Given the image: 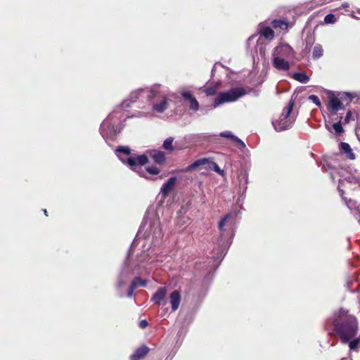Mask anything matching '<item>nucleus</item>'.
<instances>
[{
  "instance_id": "1",
  "label": "nucleus",
  "mask_w": 360,
  "mask_h": 360,
  "mask_svg": "<svg viewBox=\"0 0 360 360\" xmlns=\"http://www.w3.org/2000/svg\"><path fill=\"white\" fill-rule=\"evenodd\" d=\"M168 89L160 84H154L150 86L139 89L132 91L129 99L122 103V108H130L131 103L140 98H147L153 105L154 111L162 113L169 106Z\"/></svg>"
},
{
  "instance_id": "2",
  "label": "nucleus",
  "mask_w": 360,
  "mask_h": 360,
  "mask_svg": "<svg viewBox=\"0 0 360 360\" xmlns=\"http://www.w3.org/2000/svg\"><path fill=\"white\" fill-rule=\"evenodd\" d=\"M335 333L340 337L343 344L349 342L358 332V321L356 318L349 314L347 310L340 309L334 314L333 321Z\"/></svg>"
},
{
  "instance_id": "3",
  "label": "nucleus",
  "mask_w": 360,
  "mask_h": 360,
  "mask_svg": "<svg viewBox=\"0 0 360 360\" xmlns=\"http://www.w3.org/2000/svg\"><path fill=\"white\" fill-rule=\"evenodd\" d=\"M142 233L144 239L154 246L161 243L163 237L162 229L160 219L155 214L142 222L133 244L141 237Z\"/></svg>"
},
{
  "instance_id": "4",
  "label": "nucleus",
  "mask_w": 360,
  "mask_h": 360,
  "mask_svg": "<svg viewBox=\"0 0 360 360\" xmlns=\"http://www.w3.org/2000/svg\"><path fill=\"white\" fill-rule=\"evenodd\" d=\"M236 212L226 214L219 222L218 228L219 236L218 238L219 245H230L233 238V226L235 224Z\"/></svg>"
},
{
  "instance_id": "5",
  "label": "nucleus",
  "mask_w": 360,
  "mask_h": 360,
  "mask_svg": "<svg viewBox=\"0 0 360 360\" xmlns=\"http://www.w3.org/2000/svg\"><path fill=\"white\" fill-rule=\"evenodd\" d=\"M118 158L125 165H127L132 170H136L139 166H144L148 162L146 155H129L131 150L128 146H119L115 150Z\"/></svg>"
},
{
  "instance_id": "6",
  "label": "nucleus",
  "mask_w": 360,
  "mask_h": 360,
  "mask_svg": "<svg viewBox=\"0 0 360 360\" xmlns=\"http://www.w3.org/2000/svg\"><path fill=\"white\" fill-rule=\"evenodd\" d=\"M293 106L294 101L291 99L278 117L273 120L272 124L276 131H285L292 127L295 120V117L291 115Z\"/></svg>"
},
{
  "instance_id": "7",
  "label": "nucleus",
  "mask_w": 360,
  "mask_h": 360,
  "mask_svg": "<svg viewBox=\"0 0 360 360\" xmlns=\"http://www.w3.org/2000/svg\"><path fill=\"white\" fill-rule=\"evenodd\" d=\"M120 117H117L114 114H110L105 120L103 121L100 126V134L102 137L107 141L114 140L116 137L120 129L117 124H120Z\"/></svg>"
},
{
  "instance_id": "8",
  "label": "nucleus",
  "mask_w": 360,
  "mask_h": 360,
  "mask_svg": "<svg viewBox=\"0 0 360 360\" xmlns=\"http://www.w3.org/2000/svg\"><path fill=\"white\" fill-rule=\"evenodd\" d=\"M245 94V90L242 87H235L227 91L221 92L214 99L213 108H216L225 103L236 101Z\"/></svg>"
},
{
  "instance_id": "9",
  "label": "nucleus",
  "mask_w": 360,
  "mask_h": 360,
  "mask_svg": "<svg viewBox=\"0 0 360 360\" xmlns=\"http://www.w3.org/2000/svg\"><path fill=\"white\" fill-rule=\"evenodd\" d=\"M255 43H256L255 49L250 51L252 57L255 58V55H260L262 58H265L267 44L264 41V39L262 38H257L256 35L250 37L247 41L248 49H250L251 44H255Z\"/></svg>"
},
{
  "instance_id": "10",
  "label": "nucleus",
  "mask_w": 360,
  "mask_h": 360,
  "mask_svg": "<svg viewBox=\"0 0 360 360\" xmlns=\"http://www.w3.org/2000/svg\"><path fill=\"white\" fill-rule=\"evenodd\" d=\"M272 56L290 60L295 58V52L290 46L283 44L274 49Z\"/></svg>"
},
{
  "instance_id": "11",
  "label": "nucleus",
  "mask_w": 360,
  "mask_h": 360,
  "mask_svg": "<svg viewBox=\"0 0 360 360\" xmlns=\"http://www.w3.org/2000/svg\"><path fill=\"white\" fill-rule=\"evenodd\" d=\"M328 109L332 115H335L338 110L344 109V105L336 96L333 94L328 98Z\"/></svg>"
},
{
  "instance_id": "12",
  "label": "nucleus",
  "mask_w": 360,
  "mask_h": 360,
  "mask_svg": "<svg viewBox=\"0 0 360 360\" xmlns=\"http://www.w3.org/2000/svg\"><path fill=\"white\" fill-rule=\"evenodd\" d=\"M167 294L166 288H160L152 296L151 302L158 305H165V298Z\"/></svg>"
},
{
  "instance_id": "13",
  "label": "nucleus",
  "mask_w": 360,
  "mask_h": 360,
  "mask_svg": "<svg viewBox=\"0 0 360 360\" xmlns=\"http://www.w3.org/2000/svg\"><path fill=\"white\" fill-rule=\"evenodd\" d=\"M272 28L273 27L266 26L263 23L259 24L258 27L259 38L272 40L274 38V32Z\"/></svg>"
},
{
  "instance_id": "14",
  "label": "nucleus",
  "mask_w": 360,
  "mask_h": 360,
  "mask_svg": "<svg viewBox=\"0 0 360 360\" xmlns=\"http://www.w3.org/2000/svg\"><path fill=\"white\" fill-rule=\"evenodd\" d=\"M288 60L276 56H272V65L278 70L288 71L290 69Z\"/></svg>"
},
{
  "instance_id": "15",
  "label": "nucleus",
  "mask_w": 360,
  "mask_h": 360,
  "mask_svg": "<svg viewBox=\"0 0 360 360\" xmlns=\"http://www.w3.org/2000/svg\"><path fill=\"white\" fill-rule=\"evenodd\" d=\"M132 274V271L129 269V266L125 265L122 269L119 278L117 287L118 289L122 288V286L125 284V283L128 281L131 275Z\"/></svg>"
},
{
  "instance_id": "16",
  "label": "nucleus",
  "mask_w": 360,
  "mask_h": 360,
  "mask_svg": "<svg viewBox=\"0 0 360 360\" xmlns=\"http://www.w3.org/2000/svg\"><path fill=\"white\" fill-rule=\"evenodd\" d=\"M176 181V177H170L167 182L162 184L160 192L164 196H167L169 192L173 189Z\"/></svg>"
},
{
  "instance_id": "17",
  "label": "nucleus",
  "mask_w": 360,
  "mask_h": 360,
  "mask_svg": "<svg viewBox=\"0 0 360 360\" xmlns=\"http://www.w3.org/2000/svg\"><path fill=\"white\" fill-rule=\"evenodd\" d=\"M181 296L178 290H174L169 295V300L172 311H176L179 307Z\"/></svg>"
},
{
  "instance_id": "18",
  "label": "nucleus",
  "mask_w": 360,
  "mask_h": 360,
  "mask_svg": "<svg viewBox=\"0 0 360 360\" xmlns=\"http://www.w3.org/2000/svg\"><path fill=\"white\" fill-rule=\"evenodd\" d=\"M134 171L138 172L141 176H143L146 178H148V176H146L147 174H152V175H156V174H159V172H160L159 169L156 167H147L146 169H143V166L137 167L136 169Z\"/></svg>"
},
{
  "instance_id": "19",
  "label": "nucleus",
  "mask_w": 360,
  "mask_h": 360,
  "mask_svg": "<svg viewBox=\"0 0 360 360\" xmlns=\"http://www.w3.org/2000/svg\"><path fill=\"white\" fill-rule=\"evenodd\" d=\"M149 349L148 347L143 345L136 349L134 353L131 354V360H140L143 359L148 352Z\"/></svg>"
},
{
  "instance_id": "20",
  "label": "nucleus",
  "mask_w": 360,
  "mask_h": 360,
  "mask_svg": "<svg viewBox=\"0 0 360 360\" xmlns=\"http://www.w3.org/2000/svg\"><path fill=\"white\" fill-rule=\"evenodd\" d=\"M149 155L158 164H162L165 161V155L162 151L152 150L149 151Z\"/></svg>"
},
{
  "instance_id": "21",
  "label": "nucleus",
  "mask_w": 360,
  "mask_h": 360,
  "mask_svg": "<svg viewBox=\"0 0 360 360\" xmlns=\"http://www.w3.org/2000/svg\"><path fill=\"white\" fill-rule=\"evenodd\" d=\"M208 162H209V160L207 158L198 159V160H195V162H193L190 165H188L186 168H185L184 169V172H191L193 170H195V169L199 168L200 167H201L202 165L208 164Z\"/></svg>"
},
{
  "instance_id": "22",
  "label": "nucleus",
  "mask_w": 360,
  "mask_h": 360,
  "mask_svg": "<svg viewBox=\"0 0 360 360\" xmlns=\"http://www.w3.org/2000/svg\"><path fill=\"white\" fill-rule=\"evenodd\" d=\"M288 21L287 20H274L271 22V27L275 30H287L288 28Z\"/></svg>"
},
{
  "instance_id": "23",
  "label": "nucleus",
  "mask_w": 360,
  "mask_h": 360,
  "mask_svg": "<svg viewBox=\"0 0 360 360\" xmlns=\"http://www.w3.org/2000/svg\"><path fill=\"white\" fill-rule=\"evenodd\" d=\"M340 148L347 155L349 159H355V155L352 152L349 144H348L347 143L342 142L340 143Z\"/></svg>"
},
{
  "instance_id": "24",
  "label": "nucleus",
  "mask_w": 360,
  "mask_h": 360,
  "mask_svg": "<svg viewBox=\"0 0 360 360\" xmlns=\"http://www.w3.org/2000/svg\"><path fill=\"white\" fill-rule=\"evenodd\" d=\"M338 191L340 192V196L342 197V200L345 201L346 205L347 207L350 210L357 208L359 210V206H357V203L355 200H353L352 199L347 200L346 198L343 196L344 191L338 188Z\"/></svg>"
},
{
  "instance_id": "25",
  "label": "nucleus",
  "mask_w": 360,
  "mask_h": 360,
  "mask_svg": "<svg viewBox=\"0 0 360 360\" xmlns=\"http://www.w3.org/2000/svg\"><path fill=\"white\" fill-rule=\"evenodd\" d=\"M292 78L302 84H306L309 81V77L304 72H295Z\"/></svg>"
},
{
  "instance_id": "26",
  "label": "nucleus",
  "mask_w": 360,
  "mask_h": 360,
  "mask_svg": "<svg viewBox=\"0 0 360 360\" xmlns=\"http://www.w3.org/2000/svg\"><path fill=\"white\" fill-rule=\"evenodd\" d=\"M323 54V50L322 46L319 44H316L314 46L312 57L314 59L320 58Z\"/></svg>"
},
{
  "instance_id": "27",
  "label": "nucleus",
  "mask_w": 360,
  "mask_h": 360,
  "mask_svg": "<svg viewBox=\"0 0 360 360\" xmlns=\"http://www.w3.org/2000/svg\"><path fill=\"white\" fill-rule=\"evenodd\" d=\"M240 186L241 189V196L245 195L248 188V177L246 175H243L239 178Z\"/></svg>"
},
{
  "instance_id": "28",
  "label": "nucleus",
  "mask_w": 360,
  "mask_h": 360,
  "mask_svg": "<svg viewBox=\"0 0 360 360\" xmlns=\"http://www.w3.org/2000/svg\"><path fill=\"white\" fill-rule=\"evenodd\" d=\"M173 141H174V139L172 137H169V138L166 139L164 141L163 144H162L163 148L165 150L170 151V152L173 151L174 150V147L172 145Z\"/></svg>"
},
{
  "instance_id": "29",
  "label": "nucleus",
  "mask_w": 360,
  "mask_h": 360,
  "mask_svg": "<svg viewBox=\"0 0 360 360\" xmlns=\"http://www.w3.org/2000/svg\"><path fill=\"white\" fill-rule=\"evenodd\" d=\"M342 117L341 116L339 121L334 123L332 126V129L338 134H342L344 132V129L342 126Z\"/></svg>"
},
{
  "instance_id": "30",
  "label": "nucleus",
  "mask_w": 360,
  "mask_h": 360,
  "mask_svg": "<svg viewBox=\"0 0 360 360\" xmlns=\"http://www.w3.org/2000/svg\"><path fill=\"white\" fill-rule=\"evenodd\" d=\"M132 284H135L136 288L138 287H144L146 285V281L141 279L139 277L135 278L132 282Z\"/></svg>"
},
{
  "instance_id": "31",
  "label": "nucleus",
  "mask_w": 360,
  "mask_h": 360,
  "mask_svg": "<svg viewBox=\"0 0 360 360\" xmlns=\"http://www.w3.org/2000/svg\"><path fill=\"white\" fill-rule=\"evenodd\" d=\"M199 103L195 97L190 101L189 109L191 110L196 112L199 110Z\"/></svg>"
},
{
  "instance_id": "32",
  "label": "nucleus",
  "mask_w": 360,
  "mask_h": 360,
  "mask_svg": "<svg viewBox=\"0 0 360 360\" xmlns=\"http://www.w3.org/2000/svg\"><path fill=\"white\" fill-rule=\"evenodd\" d=\"M208 164H209V167L210 169H213L217 173H218L219 174H224V171L219 168V167L218 166V165L216 162L209 161Z\"/></svg>"
},
{
  "instance_id": "33",
  "label": "nucleus",
  "mask_w": 360,
  "mask_h": 360,
  "mask_svg": "<svg viewBox=\"0 0 360 360\" xmlns=\"http://www.w3.org/2000/svg\"><path fill=\"white\" fill-rule=\"evenodd\" d=\"M348 343L350 350H355L360 343V338H355L352 340H350Z\"/></svg>"
},
{
  "instance_id": "34",
  "label": "nucleus",
  "mask_w": 360,
  "mask_h": 360,
  "mask_svg": "<svg viewBox=\"0 0 360 360\" xmlns=\"http://www.w3.org/2000/svg\"><path fill=\"white\" fill-rule=\"evenodd\" d=\"M336 20L337 19H336L335 16L332 13H329V14L326 15L324 18V22L326 24L335 23L336 22Z\"/></svg>"
},
{
  "instance_id": "35",
  "label": "nucleus",
  "mask_w": 360,
  "mask_h": 360,
  "mask_svg": "<svg viewBox=\"0 0 360 360\" xmlns=\"http://www.w3.org/2000/svg\"><path fill=\"white\" fill-rule=\"evenodd\" d=\"M219 136L221 137H224V138L230 139L233 141H234L235 138L236 137V136L233 134V133L231 131H222V132L220 133Z\"/></svg>"
},
{
  "instance_id": "36",
  "label": "nucleus",
  "mask_w": 360,
  "mask_h": 360,
  "mask_svg": "<svg viewBox=\"0 0 360 360\" xmlns=\"http://www.w3.org/2000/svg\"><path fill=\"white\" fill-rule=\"evenodd\" d=\"M233 141L236 143L237 147L240 150L243 151L246 148V146H245V143L241 139H240L238 137L236 136Z\"/></svg>"
},
{
  "instance_id": "37",
  "label": "nucleus",
  "mask_w": 360,
  "mask_h": 360,
  "mask_svg": "<svg viewBox=\"0 0 360 360\" xmlns=\"http://www.w3.org/2000/svg\"><path fill=\"white\" fill-rule=\"evenodd\" d=\"M155 256V257H153V255H150L148 262H150V263H153V262H154L155 261L156 262H162L163 261L162 255H156Z\"/></svg>"
},
{
  "instance_id": "38",
  "label": "nucleus",
  "mask_w": 360,
  "mask_h": 360,
  "mask_svg": "<svg viewBox=\"0 0 360 360\" xmlns=\"http://www.w3.org/2000/svg\"><path fill=\"white\" fill-rule=\"evenodd\" d=\"M309 100L311 101L314 104H316L317 106H321V101L319 100V98H318L317 96L316 95H310L309 96Z\"/></svg>"
},
{
  "instance_id": "39",
  "label": "nucleus",
  "mask_w": 360,
  "mask_h": 360,
  "mask_svg": "<svg viewBox=\"0 0 360 360\" xmlns=\"http://www.w3.org/2000/svg\"><path fill=\"white\" fill-rule=\"evenodd\" d=\"M354 120V117L352 116V112L351 110H349L347 114H346V116L344 119V124H347L349 123L351 120Z\"/></svg>"
},
{
  "instance_id": "40",
  "label": "nucleus",
  "mask_w": 360,
  "mask_h": 360,
  "mask_svg": "<svg viewBox=\"0 0 360 360\" xmlns=\"http://www.w3.org/2000/svg\"><path fill=\"white\" fill-rule=\"evenodd\" d=\"M181 96L184 99L188 100L189 101L194 98L191 93L188 91H184L181 92Z\"/></svg>"
},
{
  "instance_id": "41",
  "label": "nucleus",
  "mask_w": 360,
  "mask_h": 360,
  "mask_svg": "<svg viewBox=\"0 0 360 360\" xmlns=\"http://www.w3.org/2000/svg\"><path fill=\"white\" fill-rule=\"evenodd\" d=\"M216 92H217V89L214 86H210L205 89V93L207 96L214 95V94H215Z\"/></svg>"
},
{
  "instance_id": "42",
  "label": "nucleus",
  "mask_w": 360,
  "mask_h": 360,
  "mask_svg": "<svg viewBox=\"0 0 360 360\" xmlns=\"http://www.w3.org/2000/svg\"><path fill=\"white\" fill-rule=\"evenodd\" d=\"M134 285H135V284L131 283V285L129 286V288L127 291V296L129 297H131L134 295V291L136 289V287Z\"/></svg>"
},
{
  "instance_id": "43",
  "label": "nucleus",
  "mask_w": 360,
  "mask_h": 360,
  "mask_svg": "<svg viewBox=\"0 0 360 360\" xmlns=\"http://www.w3.org/2000/svg\"><path fill=\"white\" fill-rule=\"evenodd\" d=\"M149 115V113H146V112H136L135 114L132 115L131 116H130L129 117H146Z\"/></svg>"
},
{
  "instance_id": "44",
  "label": "nucleus",
  "mask_w": 360,
  "mask_h": 360,
  "mask_svg": "<svg viewBox=\"0 0 360 360\" xmlns=\"http://www.w3.org/2000/svg\"><path fill=\"white\" fill-rule=\"evenodd\" d=\"M187 221H188V218L183 217L181 219H179L178 221V224L180 226H182V225L185 224L187 222Z\"/></svg>"
},
{
  "instance_id": "45",
  "label": "nucleus",
  "mask_w": 360,
  "mask_h": 360,
  "mask_svg": "<svg viewBox=\"0 0 360 360\" xmlns=\"http://www.w3.org/2000/svg\"><path fill=\"white\" fill-rule=\"evenodd\" d=\"M148 326V322L146 320H142L139 323V326L141 328H145Z\"/></svg>"
},
{
  "instance_id": "46",
  "label": "nucleus",
  "mask_w": 360,
  "mask_h": 360,
  "mask_svg": "<svg viewBox=\"0 0 360 360\" xmlns=\"http://www.w3.org/2000/svg\"><path fill=\"white\" fill-rule=\"evenodd\" d=\"M182 213H186V210H184V208H181V210L178 212V214H179V218H180V217H181V214Z\"/></svg>"
},
{
  "instance_id": "47",
  "label": "nucleus",
  "mask_w": 360,
  "mask_h": 360,
  "mask_svg": "<svg viewBox=\"0 0 360 360\" xmlns=\"http://www.w3.org/2000/svg\"><path fill=\"white\" fill-rule=\"evenodd\" d=\"M158 251H159V249H157V251H155V250H152L150 251V253H153L154 252L153 255H158Z\"/></svg>"
},
{
  "instance_id": "48",
  "label": "nucleus",
  "mask_w": 360,
  "mask_h": 360,
  "mask_svg": "<svg viewBox=\"0 0 360 360\" xmlns=\"http://www.w3.org/2000/svg\"><path fill=\"white\" fill-rule=\"evenodd\" d=\"M326 128L330 131V132H332V129L328 125V124H326Z\"/></svg>"
},
{
  "instance_id": "49",
  "label": "nucleus",
  "mask_w": 360,
  "mask_h": 360,
  "mask_svg": "<svg viewBox=\"0 0 360 360\" xmlns=\"http://www.w3.org/2000/svg\"><path fill=\"white\" fill-rule=\"evenodd\" d=\"M224 254L223 252L221 253L220 256H218V258L223 257Z\"/></svg>"
},
{
  "instance_id": "50",
  "label": "nucleus",
  "mask_w": 360,
  "mask_h": 360,
  "mask_svg": "<svg viewBox=\"0 0 360 360\" xmlns=\"http://www.w3.org/2000/svg\"><path fill=\"white\" fill-rule=\"evenodd\" d=\"M44 214H45L46 216H47V215H48V214H47V211H46V210H44Z\"/></svg>"
},
{
  "instance_id": "51",
  "label": "nucleus",
  "mask_w": 360,
  "mask_h": 360,
  "mask_svg": "<svg viewBox=\"0 0 360 360\" xmlns=\"http://www.w3.org/2000/svg\"><path fill=\"white\" fill-rule=\"evenodd\" d=\"M342 360H352L351 358L342 359Z\"/></svg>"
},
{
  "instance_id": "52",
  "label": "nucleus",
  "mask_w": 360,
  "mask_h": 360,
  "mask_svg": "<svg viewBox=\"0 0 360 360\" xmlns=\"http://www.w3.org/2000/svg\"><path fill=\"white\" fill-rule=\"evenodd\" d=\"M359 291V288H356V291L355 292H358Z\"/></svg>"
},
{
  "instance_id": "53",
  "label": "nucleus",
  "mask_w": 360,
  "mask_h": 360,
  "mask_svg": "<svg viewBox=\"0 0 360 360\" xmlns=\"http://www.w3.org/2000/svg\"><path fill=\"white\" fill-rule=\"evenodd\" d=\"M359 291V288H356V291L355 292H358Z\"/></svg>"
}]
</instances>
